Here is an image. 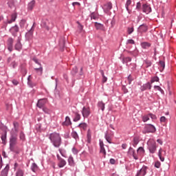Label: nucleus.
<instances>
[{"label": "nucleus", "mask_w": 176, "mask_h": 176, "mask_svg": "<svg viewBox=\"0 0 176 176\" xmlns=\"http://www.w3.org/2000/svg\"><path fill=\"white\" fill-rule=\"evenodd\" d=\"M138 155L137 156H138V159L140 158V156H144V155L145 154V150L144 149L143 147H139L138 148Z\"/></svg>", "instance_id": "2eb2a0df"}, {"label": "nucleus", "mask_w": 176, "mask_h": 176, "mask_svg": "<svg viewBox=\"0 0 176 176\" xmlns=\"http://www.w3.org/2000/svg\"><path fill=\"white\" fill-rule=\"evenodd\" d=\"M159 67H160V71H163V69H164V67H166V64L164 63V61L163 60H160L159 62Z\"/></svg>", "instance_id": "bb28decb"}, {"label": "nucleus", "mask_w": 176, "mask_h": 176, "mask_svg": "<svg viewBox=\"0 0 176 176\" xmlns=\"http://www.w3.org/2000/svg\"><path fill=\"white\" fill-rule=\"evenodd\" d=\"M43 112H45V113H50V110H49L47 108H46V107H44L43 109Z\"/></svg>", "instance_id": "bf43d9fd"}, {"label": "nucleus", "mask_w": 176, "mask_h": 176, "mask_svg": "<svg viewBox=\"0 0 176 176\" xmlns=\"http://www.w3.org/2000/svg\"><path fill=\"white\" fill-rule=\"evenodd\" d=\"M80 129H82V130H86L87 129V124L83 122L78 125Z\"/></svg>", "instance_id": "f704fd0d"}, {"label": "nucleus", "mask_w": 176, "mask_h": 176, "mask_svg": "<svg viewBox=\"0 0 176 176\" xmlns=\"http://www.w3.org/2000/svg\"><path fill=\"white\" fill-rule=\"evenodd\" d=\"M34 62L36 63V64H39V62H38L36 59H34ZM39 65H40V67L37 68H34V70L37 74H38V75H42L43 72V67H42V65L41 64Z\"/></svg>", "instance_id": "6e6552de"}, {"label": "nucleus", "mask_w": 176, "mask_h": 176, "mask_svg": "<svg viewBox=\"0 0 176 176\" xmlns=\"http://www.w3.org/2000/svg\"><path fill=\"white\" fill-rule=\"evenodd\" d=\"M63 126H71L72 122H71V119L69 117L67 116L65 118V121L62 123Z\"/></svg>", "instance_id": "6ab92c4d"}, {"label": "nucleus", "mask_w": 176, "mask_h": 176, "mask_svg": "<svg viewBox=\"0 0 176 176\" xmlns=\"http://www.w3.org/2000/svg\"><path fill=\"white\" fill-rule=\"evenodd\" d=\"M160 162L159 161H157L155 163V167H156L157 168H160Z\"/></svg>", "instance_id": "6e6d98bb"}, {"label": "nucleus", "mask_w": 176, "mask_h": 176, "mask_svg": "<svg viewBox=\"0 0 176 176\" xmlns=\"http://www.w3.org/2000/svg\"><path fill=\"white\" fill-rule=\"evenodd\" d=\"M151 88L152 85H151V82H147L140 87L142 91H145V90H147V89L151 90Z\"/></svg>", "instance_id": "4468645a"}, {"label": "nucleus", "mask_w": 176, "mask_h": 176, "mask_svg": "<svg viewBox=\"0 0 176 176\" xmlns=\"http://www.w3.org/2000/svg\"><path fill=\"white\" fill-rule=\"evenodd\" d=\"M57 159H58V166L59 168H63L66 164L67 162L65 160L63 159L61 157H60V155L57 154L56 155Z\"/></svg>", "instance_id": "20e7f679"}, {"label": "nucleus", "mask_w": 176, "mask_h": 176, "mask_svg": "<svg viewBox=\"0 0 176 176\" xmlns=\"http://www.w3.org/2000/svg\"><path fill=\"white\" fill-rule=\"evenodd\" d=\"M141 46L142 49H149V47L151 46V44L148 42H143L141 43Z\"/></svg>", "instance_id": "b1692460"}, {"label": "nucleus", "mask_w": 176, "mask_h": 176, "mask_svg": "<svg viewBox=\"0 0 176 176\" xmlns=\"http://www.w3.org/2000/svg\"><path fill=\"white\" fill-rule=\"evenodd\" d=\"M131 5V0H127L125 4V8L128 12H129V6H130Z\"/></svg>", "instance_id": "58836bf2"}, {"label": "nucleus", "mask_w": 176, "mask_h": 176, "mask_svg": "<svg viewBox=\"0 0 176 176\" xmlns=\"http://www.w3.org/2000/svg\"><path fill=\"white\" fill-rule=\"evenodd\" d=\"M158 156H159L161 162H164V158L163 157V149L160 148L159 150Z\"/></svg>", "instance_id": "cd10ccee"}, {"label": "nucleus", "mask_w": 176, "mask_h": 176, "mask_svg": "<svg viewBox=\"0 0 176 176\" xmlns=\"http://www.w3.org/2000/svg\"><path fill=\"white\" fill-rule=\"evenodd\" d=\"M122 149H126V148H127V144H122Z\"/></svg>", "instance_id": "774afa93"}, {"label": "nucleus", "mask_w": 176, "mask_h": 176, "mask_svg": "<svg viewBox=\"0 0 176 176\" xmlns=\"http://www.w3.org/2000/svg\"><path fill=\"white\" fill-rule=\"evenodd\" d=\"M139 31L140 32H146L148 31V26L146 25H142L139 27Z\"/></svg>", "instance_id": "412c9836"}, {"label": "nucleus", "mask_w": 176, "mask_h": 176, "mask_svg": "<svg viewBox=\"0 0 176 176\" xmlns=\"http://www.w3.org/2000/svg\"><path fill=\"white\" fill-rule=\"evenodd\" d=\"M16 176H24V170L18 169L15 174Z\"/></svg>", "instance_id": "473e14b6"}, {"label": "nucleus", "mask_w": 176, "mask_h": 176, "mask_svg": "<svg viewBox=\"0 0 176 176\" xmlns=\"http://www.w3.org/2000/svg\"><path fill=\"white\" fill-rule=\"evenodd\" d=\"M154 89L155 90H157L158 91H161L162 93H163V89H162V87H160V86L155 85L154 86Z\"/></svg>", "instance_id": "3c124183"}, {"label": "nucleus", "mask_w": 176, "mask_h": 176, "mask_svg": "<svg viewBox=\"0 0 176 176\" xmlns=\"http://www.w3.org/2000/svg\"><path fill=\"white\" fill-rule=\"evenodd\" d=\"M167 119L164 116H162L160 118V122L161 123H166Z\"/></svg>", "instance_id": "603ef678"}, {"label": "nucleus", "mask_w": 176, "mask_h": 176, "mask_svg": "<svg viewBox=\"0 0 176 176\" xmlns=\"http://www.w3.org/2000/svg\"><path fill=\"white\" fill-rule=\"evenodd\" d=\"M31 170L33 171V173H36V171H38V165H36L35 163H33L31 166Z\"/></svg>", "instance_id": "2f4dec72"}, {"label": "nucleus", "mask_w": 176, "mask_h": 176, "mask_svg": "<svg viewBox=\"0 0 176 176\" xmlns=\"http://www.w3.org/2000/svg\"><path fill=\"white\" fill-rule=\"evenodd\" d=\"M34 6H35V1L32 0L28 4V10H32Z\"/></svg>", "instance_id": "393cba45"}, {"label": "nucleus", "mask_w": 176, "mask_h": 176, "mask_svg": "<svg viewBox=\"0 0 176 176\" xmlns=\"http://www.w3.org/2000/svg\"><path fill=\"white\" fill-rule=\"evenodd\" d=\"M12 65L14 68H16V67H17V63H16V62H12Z\"/></svg>", "instance_id": "338daca9"}, {"label": "nucleus", "mask_w": 176, "mask_h": 176, "mask_svg": "<svg viewBox=\"0 0 176 176\" xmlns=\"http://www.w3.org/2000/svg\"><path fill=\"white\" fill-rule=\"evenodd\" d=\"M49 138L55 148H59L60 145H61V136L60 133L54 132L50 135Z\"/></svg>", "instance_id": "f257e3e1"}, {"label": "nucleus", "mask_w": 176, "mask_h": 176, "mask_svg": "<svg viewBox=\"0 0 176 176\" xmlns=\"http://www.w3.org/2000/svg\"><path fill=\"white\" fill-rule=\"evenodd\" d=\"M100 74L102 76V83H105V82H107V80H108V78L105 76V75H104V71L103 70L100 71Z\"/></svg>", "instance_id": "c9c22d12"}, {"label": "nucleus", "mask_w": 176, "mask_h": 176, "mask_svg": "<svg viewBox=\"0 0 176 176\" xmlns=\"http://www.w3.org/2000/svg\"><path fill=\"white\" fill-rule=\"evenodd\" d=\"M77 24H78V30H80V31H83V25H82L79 22H77Z\"/></svg>", "instance_id": "5fc2aeb1"}, {"label": "nucleus", "mask_w": 176, "mask_h": 176, "mask_svg": "<svg viewBox=\"0 0 176 176\" xmlns=\"http://www.w3.org/2000/svg\"><path fill=\"white\" fill-rule=\"evenodd\" d=\"M112 9V3L108 2L103 6V10L105 13H108Z\"/></svg>", "instance_id": "1a4fd4ad"}, {"label": "nucleus", "mask_w": 176, "mask_h": 176, "mask_svg": "<svg viewBox=\"0 0 176 176\" xmlns=\"http://www.w3.org/2000/svg\"><path fill=\"white\" fill-rule=\"evenodd\" d=\"M128 80H129V85H131V82H133V77L131 76V75H129L128 76Z\"/></svg>", "instance_id": "13d9d810"}, {"label": "nucleus", "mask_w": 176, "mask_h": 176, "mask_svg": "<svg viewBox=\"0 0 176 176\" xmlns=\"http://www.w3.org/2000/svg\"><path fill=\"white\" fill-rule=\"evenodd\" d=\"M145 131L146 133H155L156 132V128L155 126L152 124H148L145 126Z\"/></svg>", "instance_id": "423d86ee"}, {"label": "nucleus", "mask_w": 176, "mask_h": 176, "mask_svg": "<svg viewBox=\"0 0 176 176\" xmlns=\"http://www.w3.org/2000/svg\"><path fill=\"white\" fill-rule=\"evenodd\" d=\"M144 64V65H146V67L148 68L151 67V65H152V62H151V60H145Z\"/></svg>", "instance_id": "e433bc0d"}, {"label": "nucleus", "mask_w": 176, "mask_h": 176, "mask_svg": "<svg viewBox=\"0 0 176 176\" xmlns=\"http://www.w3.org/2000/svg\"><path fill=\"white\" fill-rule=\"evenodd\" d=\"M72 75H76V74H78V67H73V69L72 70Z\"/></svg>", "instance_id": "79ce46f5"}, {"label": "nucleus", "mask_w": 176, "mask_h": 176, "mask_svg": "<svg viewBox=\"0 0 176 176\" xmlns=\"http://www.w3.org/2000/svg\"><path fill=\"white\" fill-rule=\"evenodd\" d=\"M68 163H69V166H72V167L75 166V161L74 160V157H72V155H70L69 157Z\"/></svg>", "instance_id": "4be33fe9"}, {"label": "nucleus", "mask_w": 176, "mask_h": 176, "mask_svg": "<svg viewBox=\"0 0 176 176\" xmlns=\"http://www.w3.org/2000/svg\"><path fill=\"white\" fill-rule=\"evenodd\" d=\"M100 153H102L104 157H105V156L107 155V151H105V147H104V142L101 140H100Z\"/></svg>", "instance_id": "f8f14e48"}, {"label": "nucleus", "mask_w": 176, "mask_h": 176, "mask_svg": "<svg viewBox=\"0 0 176 176\" xmlns=\"http://www.w3.org/2000/svg\"><path fill=\"white\" fill-rule=\"evenodd\" d=\"M11 31H12V35L14 36H16L17 35V32H19V26L16 25L15 26L12 27L11 28Z\"/></svg>", "instance_id": "f3484780"}, {"label": "nucleus", "mask_w": 176, "mask_h": 176, "mask_svg": "<svg viewBox=\"0 0 176 176\" xmlns=\"http://www.w3.org/2000/svg\"><path fill=\"white\" fill-rule=\"evenodd\" d=\"M147 145L150 151V153H155L156 152V142L153 139H150L147 142Z\"/></svg>", "instance_id": "f03ea898"}, {"label": "nucleus", "mask_w": 176, "mask_h": 176, "mask_svg": "<svg viewBox=\"0 0 176 176\" xmlns=\"http://www.w3.org/2000/svg\"><path fill=\"white\" fill-rule=\"evenodd\" d=\"M130 61H131V58L130 57H126L123 58L124 63H130Z\"/></svg>", "instance_id": "de8ad7c7"}, {"label": "nucleus", "mask_w": 176, "mask_h": 176, "mask_svg": "<svg viewBox=\"0 0 176 176\" xmlns=\"http://www.w3.org/2000/svg\"><path fill=\"white\" fill-rule=\"evenodd\" d=\"M146 174V167L143 166L137 173L136 176H145Z\"/></svg>", "instance_id": "ddd939ff"}, {"label": "nucleus", "mask_w": 176, "mask_h": 176, "mask_svg": "<svg viewBox=\"0 0 176 176\" xmlns=\"http://www.w3.org/2000/svg\"><path fill=\"white\" fill-rule=\"evenodd\" d=\"M78 120H80V114L75 113V118L74 119V121L78 122Z\"/></svg>", "instance_id": "4c0bfd02"}, {"label": "nucleus", "mask_w": 176, "mask_h": 176, "mask_svg": "<svg viewBox=\"0 0 176 176\" xmlns=\"http://www.w3.org/2000/svg\"><path fill=\"white\" fill-rule=\"evenodd\" d=\"M71 135L72 138H74V140H76V141H77V140H79V135H78V133H76V131H73Z\"/></svg>", "instance_id": "72a5a7b5"}, {"label": "nucleus", "mask_w": 176, "mask_h": 176, "mask_svg": "<svg viewBox=\"0 0 176 176\" xmlns=\"http://www.w3.org/2000/svg\"><path fill=\"white\" fill-rule=\"evenodd\" d=\"M127 43H129L130 45H134V43H135V42L133 39H129L127 41Z\"/></svg>", "instance_id": "4d7b16f0"}, {"label": "nucleus", "mask_w": 176, "mask_h": 176, "mask_svg": "<svg viewBox=\"0 0 176 176\" xmlns=\"http://www.w3.org/2000/svg\"><path fill=\"white\" fill-rule=\"evenodd\" d=\"M72 152H73V153L76 155L78 153V150L76 148H73Z\"/></svg>", "instance_id": "69168bd1"}, {"label": "nucleus", "mask_w": 176, "mask_h": 176, "mask_svg": "<svg viewBox=\"0 0 176 176\" xmlns=\"http://www.w3.org/2000/svg\"><path fill=\"white\" fill-rule=\"evenodd\" d=\"M87 138H88V142H90V141H91V135L88 133L87 134Z\"/></svg>", "instance_id": "052dcab7"}, {"label": "nucleus", "mask_w": 176, "mask_h": 176, "mask_svg": "<svg viewBox=\"0 0 176 176\" xmlns=\"http://www.w3.org/2000/svg\"><path fill=\"white\" fill-rule=\"evenodd\" d=\"M98 108H100L101 109V111H104V110L105 109V104L102 102H99L98 103Z\"/></svg>", "instance_id": "c85d7f7f"}, {"label": "nucleus", "mask_w": 176, "mask_h": 176, "mask_svg": "<svg viewBox=\"0 0 176 176\" xmlns=\"http://www.w3.org/2000/svg\"><path fill=\"white\" fill-rule=\"evenodd\" d=\"M26 23H27V21L25 19H23L20 22V26L23 28L25 27Z\"/></svg>", "instance_id": "a19ab883"}, {"label": "nucleus", "mask_w": 176, "mask_h": 176, "mask_svg": "<svg viewBox=\"0 0 176 176\" xmlns=\"http://www.w3.org/2000/svg\"><path fill=\"white\" fill-rule=\"evenodd\" d=\"M142 10L144 13L148 14L152 12V8H151V6H148L147 4H143Z\"/></svg>", "instance_id": "9b49d317"}, {"label": "nucleus", "mask_w": 176, "mask_h": 176, "mask_svg": "<svg viewBox=\"0 0 176 176\" xmlns=\"http://www.w3.org/2000/svg\"><path fill=\"white\" fill-rule=\"evenodd\" d=\"M151 83H155V82H159V77L155 76L153 77L151 80Z\"/></svg>", "instance_id": "49530a36"}, {"label": "nucleus", "mask_w": 176, "mask_h": 176, "mask_svg": "<svg viewBox=\"0 0 176 176\" xmlns=\"http://www.w3.org/2000/svg\"><path fill=\"white\" fill-rule=\"evenodd\" d=\"M12 83L13 85H14L15 86H17V85H19V81L16 80H12Z\"/></svg>", "instance_id": "0e129e2a"}, {"label": "nucleus", "mask_w": 176, "mask_h": 176, "mask_svg": "<svg viewBox=\"0 0 176 176\" xmlns=\"http://www.w3.org/2000/svg\"><path fill=\"white\" fill-rule=\"evenodd\" d=\"M139 142H140V140H138V138H133V146H137Z\"/></svg>", "instance_id": "ea45409f"}, {"label": "nucleus", "mask_w": 176, "mask_h": 176, "mask_svg": "<svg viewBox=\"0 0 176 176\" xmlns=\"http://www.w3.org/2000/svg\"><path fill=\"white\" fill-rule=\"evenodd\" d=\"M16 19H17V14L14 13L11 15V20H12V21H16Z\"/></svg>", "instance_id": "a18cd8bd"}, {"label": "nucleus", "mask_w": 176, "mask_h": 176, "mask_svg": "<svg viewBox=\"0 0 176 176\" xmlns=\"http://www.w3.org/2000/svg\"><path fill=\"white\" fill-rule=\"evenodd\" d=\"M148 115L153 120H156V119H157V117H156V115L155 114L149 113Z\"/></svg>", "instance_id": "09e8293b"}, {"label": "nucleus", "mask_w": 176, "mask_h": 176, "mask_svg": "<svg viewBox=\"0 0 176 176\" xmlns=\"http://www.w3.org/2000/svg\"><path fill=\"white\" fill-rule=\"evenodd\" d=\"M20 140H22V141H24L25 140V135H24V133L21 132L20 133Z\"/></svg>", "instance_id": "8fccbe9b"}, {"label": "nucleus", "mask_w": 176, "mask_h": 176, "mask_svg": "<svg viewBox=\"0 0 176 176\" xmlns=\"http://www.w3.org/2000/svg\"><path fill=\"white\" fill-rule=\"evenodd\" d=\"M33 33L34 29L32 28L30 30L28 33H26V38H28V39H31V38H32Z\"/></svg>", "instance_id": "a878e982"}, {"label": "nucleus", "mask_w": 176, "mask_h": 176, "mask_svg": "<svg viewBox=\"0 0 176 176\" xmlns=\"http://www.w3.org/2000/svg\"><path fill=\"white\" fill-rule=\"evenodd\" d=\"M6 134H7V132H6V131H5L1 137L2 143L4 144V145H5V144H6Z\"/></svg>", "instance_id": "7c9ffc66"}, {"label": "nucleus", "mask_w": 176, "mask_h": 176, "mask_svg": "<svg viewBox=\"0 0 176 176\" xmlns=\"http://www.w3.org/2000/svg\"><path fill=\"white\" fill-rule=\"evenodd\" d=\"M95 27L96 30H100L101 31H105V27H104V25L98 23H95Z\"/></svg>", "instance_id": "a211bd4d"}, {"label": "nucleus", "mask_w": 176, "mask_h": 176, "mask_svg": "<svg viewBox=\"0 0 176 176\" xmlns=\"http://www.w3.org/2000/svg\"><path fill=\"white\" fill-rule=\"evenodd\" d=\"M104 138L106 140V141H107V142H109V144H112V139H111V135H109L108 133H107L105 134Z\"/></svg>", "instance_id": "c756f323"}, {"label": "nucleus", "mask_w": 176, "mask_h": 176, "mask_svg": "<svg viewBox=\"0 0 176 176\" xmlns=\"http://www.w3.org/2000/svg\"><path fill=\"white\" fill-rule=\"evenodd\" d=\"M110 163L111 164H115V163H116V161L115 160V159H110Z\"/></svg>", "instance_id": "680f3d73"}, {"label": "nucleus", "mask_w": 176, "mask_h": 176, "mask_svg": "<svg viewBox=\"0 0 176 176\" xmlns=\"http://www.w3.org/2000/svg\"><path fill=\"white\" fill-rule=\"evenodd\" d=\"M13 42L14 40L12 38H9L8 40V50L9 52H12L13 50Z\"/></svg>", "instance_id": "9d476101"}, {"label": "nucleus", "mask_w": 176, "mask_h": 176, "mask_svg": "<svg viewBox=\"0 0 176 176\" xmlns=\"http://www.w3.org/2000/svg\"><path fill=\"white\" fill-rule=\"evenodd\" d=\"M149 118H150V116L149 114L148 115H146V116H144L143 118H142V120L143 122H148V120H149Z\"/></svg>", "instance_id": "37998d69"}, {"label": "nucleus", "mask_w": 176, "mask_h": 176, "mask_svg": "<svg viewBox=\"0 0 176 176\" xmlns=\"http://www.w3.org/2000/svg\"><path fill=\"white\" fill-rule=\"evenodd\" d=\"M46 104V99H40L37 102V107L38 108H43V106Z\"/></svg>", "instance_id": "dca6fc26"}, {"label": "nucleus", "mask_w": 176, "mask_h": 176, "mask_svg": "<svg viewBox=\"0 0 176 176\" xmlns=\"http://www.w3.org/2000/svg\"><path fill=\"white\" fill-rule=\"evenodd\" d=\"M15 50H18L20 52V50L22 49L23 45H21V43L20 42V40L17 41V43H16L15 46Z\"/></svg>", "instance_id": "5701e85b"}, {"label": "nucleus", "mask_w": 176, "mask_h": 176, "mask_svg": "<svg viewBox=\"0 0 176 176\" xmlns=\"http://www.w3.org/2000/svg\"><path fill=\"white\" fill-rule=\"evenodd\" d=\"M16 144H17V135L12 136L10 139V151L12 152H14V146H16Z\"/></svg>", "instance_id": "7ed1b4c3"}, {"label": "nucleus", "mask_w": 176, "mask_h": 176, "mask_svg": "<svg viewBox=\"0 0 176 176\" xmlns=\"http://www.w3.org/2000/svg\"><path fill=\"white\" fill-rule=\"evenodd\" d=\"M128 155L133 156V157L135 159V160H138V155L135 153V151L133 147H130L128 151Z\"/></svg>", "instance_id": "0eeeda50"}, {"label": "nucleus", "mask_w": 176, "mask_h": 176, "mask_svg": "<svg viewBox=\"0 0 176 176\" xmlns=\"http://www.w3.org/2000/svg\"><path fill=\"white\" fill-rule=\"evenodd\" d=\"M14 127L15 129V131H17L19 129V122H14Z\"/></svg>", "instance_id": "864d4df0"}, {"label": "nucleus", "mask_w": 176, "mask_h": 176, "mask_svg": "<svg viewBox=\"0 0 176 176\" xmlns=\"http://www.w3.org/2000/svg\"><path fill=\"white\" fill-rule=\"evenodd\" d=\"M91 19H94V20H96V19H97V16H96V14H94V13H92L91 14Z\"/></svg>", "instance_id": "e2e57ef3"}, {"label": "nucleus", "mask_w": 176, "mask_h": 176, "mask_svg": "<svg viewBox=\"0 0 176 176\" xmlns=\"http://www.w3.org/2000/svg\"><path fill=\"white\" fill-rule=\"evenodd\" d=\"M90 113H91V111H90V107H84L82 108V115L83 118H87L88 116H90Z\"/></svg>", "instance_id": "39448f33"}, {"label": "nucleus", "mask_w": 176, "mask_h": 176, "mask_svg": "<svg viewBox=\"0 0 176 176\" xmlns=\"http://www.w3.org/2000/svg\"><path fill=\"white\" fill-rule=\"evenodd\" d=\"M127 32L129 34V35H131V34H133V32H134V28H128V30Z\"/></svg>", "instance_id": "c03bdc74"}, {"label": "nucleus", "mask_w": 176, "mask_h": 176, "mask_svg": "<svg viewBox=\"0 0 176 176\" xmlns=\"http://www.w3.org/2000/svg\"><path fill=\"white\" fill-rule=\"evenodd\" d=\"M8 173H9V165H6L5 168L1 171V176H8Z\"/></svg>", "instance_id": "aec40b11"}]
</instances>
